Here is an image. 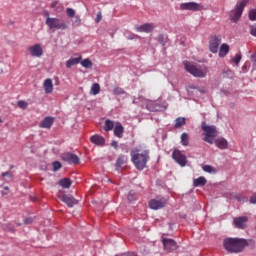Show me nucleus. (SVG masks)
<instances>
[{"label":"nucleus","mask_w":256,"mask_h":256,"mask_svg":"<svg viewBox=\"0 0 256 256\" xmlns=\"http://www.w3.org/2000/svg\"><path fill=\"white\" fill-rule=\"evenodd\" d=\"M131 161L135 165L136 169L143 171L147 167V161H149V150H144L142 152L139 149H134L130 153Z\"/></svg>","instance_id":"1"},{"label":"nucleus","mask_w":256,"mask_h":256,"mask_svg":"<svg viewBox=\"0 0 256 256\" xmlns=\"http://www.w3.org/2000/svg\"><path fill=\"white\" fill-rule=\"evenodd\" d=\"M247 247V240L239 238H228L224 240V248L230 253H241Z\"/></svg>","instance_id":"2"},{"label":"nucleus","mask_w":256,"mask_h":256,"mask_svg":"<svg viewBox=\"0 0 256 256\" xmlns=\"http://www.w3.org/2000/svg\"><path fill=\"white\" fill-rule=\"evenodd\" d=\"M46 25L50 31H65V29H68L69 26L67 23L64 22V20L50 17L49 12H46Z\"/></svg>","instance_id":"3"},{"label":"nucleus","mask_w":256,"mask_h":256,"mask_svg":"<svg viewBox=\"0 0 256 256\" xmlns=\"http://www.w3.org/2000/svg\"><path fill=\"white\" fill-rule=\"evenodd\" d=\"M185 69L188 73L193 75V77L205 78L207 77V73H209V68H207V66L201 69L189 62L185 63Z\"/></svg>","instance_id":"4"},{"label":"nucleus","mask_w":256,"mask_h":256,"mask_svg":"<svg viewBox=\"0 0 256 256\" xmlns=\"http://www.w3.org/2000/svg\"><path fill=\"white\" fill-rule=\"evenodd\" d=\"M202 131L204 132V141L206 143H210V145H213V139L217 137V127L215 126H208L207 123H202Z\"/></svg>","instance_id":"5"},{"label":"nucleus","mask_w":256,"mask_h":256,"mask_svg":"<svg viewBox=\"0 0 256 256\" xmlns=\"http://www.w3.org/2000/svg\"><path fill=\"white\" fill-rule=\"evenodd\" d=\"M247 3H249V0H241L236 4V8L230 12V19L233 23H237V21L241 19V15H243V10Z\"/></svg>","instance_id":"6"},{"label":"nucleus","mask_w":256,"mask_h":256,"mask_svg":"<svg viewBox=\"0 0 256 256\" xmlns=\"http://www.w3.org/2000/svg\"><path fill=\"white\" fill-rule=\"evenodd\" d=\"M221 35H211L209 37V51L210 53H218L219 46L221 45Z\"/></svg>","instance_id":"7"},{"label":"nucleus","mask_w":256,"mask_h":256,"mask_svg":"<svg viewBox=\"0 0 256 256\" xmlns=\"http://www.w3.org/2000/svg\"><path fill=\"white\" fill-rule=\"evenodd\" d=\"M182 11H203V5L197 2H186L180 5Z\"/></svg>","instance_id":"8"},{"label":"nucleus","mask_w":256,"mask_h":256,"mask_svg":"<svg viewBox=\"0 0 256 256\" xmlns=\"http://www.w3.org/2000/svg\"><path fill=\"white\" fill-rule=\"evenodd\" d=\"M167 205V199L165 198H155L149 201L150 209L157 211L158 209H163Z\"/></svg>","instance_id":"9"},{"label":"nucleus","mask_w":256,"mask_h":256,"mask_svg":"<svg viewBox=\"0 0 256 256\" xmlns=\"http://www.w3.org/2000/svg\"><path fill=\"white\" fill-rule=\"evenodd\" d=\"M172 158L181 167H185L187 165V157L185 154L181 153L180 150H174L172 153Z\"/></svg>","instance_id":"10"},{"label":"nucleus","mask_w":256,"mask_h":256,"mask_svg":"<svg viewBox=\"0 0 256 256\" xmlns=\"http://www.w3.org/2000/svg\"><path fill=\"white\" fill-rule=\"evenodd\" d=\"M62 160L69 163V165H79L80 163L79 156L69 152L62 154Z\"/></svg>","instance_id":"11"},{"label":"nucleus","mask_w":256,"mask_h":256,"mask_svg":"<svg viewBox=\"0 0 256 256\" xmlns=\"http://www.w3.org/2000/svg\"><path fill=\"white\" fill-rule=\"evenodd\" d=\"M247 221H249V217L247 216L236 217L233 219V224L236 229H246Z\"/></svg>","instance_id":"12"},{"label":"nucleus","mask_w":256,"mask_h":256,"mask_svg":"<svg viewBox=\"0 0 256 256\" xmlns=\"http://www.w3.org/2000/svg\"><path fill=\"white\" fill-rule=\"evenodd\" d=\"M162 243L164 245L165 251L168 253H171V251H175L177 249V242H175L173 239L163 238Z\"/></svg>","instance_id":"13"},{"label":"nucleus","mask_w":256,"mask_h":256,"mask_svg":"<svg viewBox=\"0 0 256 256\" xmlns=\"http://www.w3.org/2000/svg\"><path fill=\"white\" fill-rule=\"evenodd\" d=\"M28 51L30 52V55L32 57H43V48L41 47V44L37 43L33 46H30L28 48Z\"/></svg>","instance_id":"14"},{"label":"nucleus","mask_w":256,"mask_h":256,"mask_svg":"<svg viewBox=\"0 0 256 256\" xmlns=\"http://www.w3.org/2000/svg\"><path fill=\"white\" fill-rule=\"evenodd\" d=\"M153 29H155V24L153 23H145L136 27L138 33H153Z\"/></svg>","instance_id":"15"},{"label":"nucleus","mask_w":256,"mask_h":256,"mask_svg":"<svg viewBox=\"0 0 256 256\" xmlns=\"http://www.w3.org/2000/svg\"><path fill=\"white\" fill-rule=\"evenodd\" d=\"M146 109H148V111L157 112L161 111L163 106H161L157 101L149 100L146 104Z\"/></svg>","instance_id":"16"},{"label":"nucleus","mask_w":256,"mask_h":256,"mask_svg":"<svg viewBox=\"0 0 256 256\" xmlns=\"http://www.w3.org/2000/svg\"><path fill=\"white\" fill-rule=\"evenodd\" d=\"M53 123H55V119L53 117H45L39 127H41V129H51Z\"/></svg>","instance_id":"17"},{"label":"nucleus","mask_w":256,"mask_h":256,"mask_svg":"<svg viewBox=\"0 0 256 256\" xmlns=\"http://www.w3.org/2000/svg\"><path fill=\"white\" fill-rule=\"evenodd\" d=\"M61 200L63 203H66L68 207H73L74 205H77V199H75L71 195H63Z\"/></svg>","instance_id":"18"},{"label":"nucleus","mask_w":256,"mask_h":256,"mask_svg":"<svg viewBox=\"0 0 256 256\" xmlns=\"http://www.w3.org/2000/svg\"><path fill=\"white\" fill-rule=\"evenodd\" d=\"M43 87L47 95L53 93V80H51V78H47L43 83Z\"/></svg>","instance_id":"19"},{"label":"nucleus","mask_w":256,"mask_h":256,"mask_svg":"<svg viewBox=\"0 0 256 256\" xmlns=\"http://www.w3.org/2000/svg\"><path fill=\"white\" fill-rule=\"evenodd\" d=\"M91 143H94V145H105V138L103 136L94 135L90 138Z\"/></svg>","instance_id":"20"},{"label":"nucleus","mask_w":256,"mask_h":256,"mask_svg":"<svg viewBox=\"0 0 256 256\" xmlns=\"http://www.w3.org/2000/svg\"><path fill=\"white\" fill-rule=\"evenodd\" d=\"M215 145L218 149H227L229 147V142L225 138H218L215 140Z\"/></svg>","instance_id":"21"},{"label":"nucleus","mask_w":256,"mask_h":256,"mask_svg":"<svg viewBox=\"0 0 256 256\" xmlns=\"http://www.w3.org/2000/svg\"><path fill=\"white\" fill-rule=\"evenodd\" d=\"M81 59H83V56H81V55L77 58H70L66 62L67 69H71V67H73V65H79V63H81Z\"/></svg>","instance_id":"22"},{"label":"nucleus","mask_w":256,"mask_h":256,"mask_svg":"<svg viewBox=\"0 0 256 256\" xmlns=\"http://www.w3.org/2000/svg\"><path fill=\"white\" fill-rule=\"evenodd\" d=\"M194 187H205L207 185V179L203 176H200L197 179H194L193 181Z\"/></svg>","instance_id":"23"},{"label":"nucleus","mask_w":256,"mask_h":256,"mask_svg":"<svg viewBox=\"0 0 256 256\" xmlns=\"http://www.w3.org/2000/svg\"><path fill=\"white\" fill-rule=\"evenodd\" d=\"M229 54V46L227 43L221 44L220 49H219V57H227Z\"/></svg>","instance_id":"24"},{"label":"nucleus","mask_w":256,"mask_h":256,"mask_svg":"<svg viewBox=\"0 0 256 256\" xmlns=\"http://www.w3.org/2000/svg\"><path fill=\"white\" fill-rule=\"evenodd\" d=\"M125 129L123 128V125L118 124L114 127V135L121 139L123 137Z\"/></svg>","instance_id":"25"},{"label":"nucleus","mask_w":256,"mask_h":256,"mask_svg":"<svg viewBox=\"0 0 256 256\" xmlns=\"http://www.w3.org/2000/svg\"><path fill=\"white\" fill-rule=\"evenodd\" d=\"M71 179L69 178H63L59 181L60 187H63V189H69L71 187Z\"/></svg>","instance_id":"26"},{"label":"nucleus","mask_w":256,"mask_h":256,"mask_svg":"<svg viewBox=\"0 0 256 256\" xmlns=\"http://www.w3.org/2000/svg\"><path fill=\"white\" fill-rule=\"evenodd\" d=\"M90 93L91 95H99V93H101V86L99 85V83H94L91 86Z\"/></svg>","instance_id":"27"},{"label":"nucleus","mask_w":256,"mask_h":256,"mask_svg":"<svg viewBox=\"0 0 256 256\" xmlns=\"http://www.w3.org/2000/svg\"><path fill=\"white\" fill-rule=\"evenodd\" d=\"M181 144L183 145V147L189 146V134H187L186 132L182 133L181 135Z\"/></svg>","instance_id":"28"},{"label":"nucleus","mask_w":256,"mask_h":256,"mask_svg":"<svg viewBox=\"0 0 256 256\" xmlns=\"http://www.w3.org/2000/svg\"><path fill=\"white\" fill-rule=\"evenodd\" d=\"M186 120L184 117H178L175 120V128L179 129V127H183V125H185Z\"/></svg>","instance_id":"29"},{"label":"nucleus","mask_w":256,"mask_h":256,"mask_svg":"<svg viewBox=\"0 0 256 256\" xmlns=\"http://www.w3.org/2000/svg\"><path fill=\"white\" fill-rule=\"evenodd\" d=\"M113 127H115V123L111 120H106L104 125V131H112Z\"/></svg>","instance_id":"30"},{"label":"nucleus","mask_w":256,"mask_h":256,"mask_svg":"<svg viewBox=\"0 0 256 256\" xmlns=\"http://www.w3.org/2000/svg\"><path fill=\"white\" fill-rule=\"evenodd\" d=\"M81 65L82 67H84L85 69H91V67H93V62H91L89 60V58H86L84 60L81 61Z\"/></svg>","instance_id":"31"},{"label":"nucleus","mask_w":256,"mask_h":256,"mask_svg":"<svg viewBox=\"0 0 256 256\" xmlns=\"http://www.w3.org/2000/svg\"><path fill=\"white\" fill-rule=\"evenodd\" d=\"M203 171H205V173H217V169H215L213 166L211 165H204L202 167Z\"/></svg>","instance_id":"32"},{"label":"nucleus","mask_w":256,"mask_h":256,"mask_svg":"<svg viewBox=\"0 0 256 256\" xmlns=\"http://www.w3.org/2000/svg\"><path fill=\"white\" fill-rule=\"evenodd\" d=\"M127 199L130 203H133V201H137V193H135V191H130L128 193Z\"/></svg>","instance_id":"33"},{"label":"nucleus","mask_w":256,"mask_h":256,"mask_svg":"<svg viewBox=\"0 0 256 256\" xmlns=\"http://www.w3.org/2000/svg\"><path fill=\"white\" fill-rule=\"evenodd\" d=\"M113 93L114 95H125V90H123L121 87H115L113 89Z\"/></svg>","instance_id":"34"},{"label":"nucleus","mask_w":256,"mask_h":256,"mask_svg":"<svg viewBox=\"0 0 256 256\" xmlns=\"http://www.w3.org/2000/svg\"><path fill=\"white\" fill-rule=\"evenodd\" d=\"M17 105L20 109H27V107H29V104L27 102H25L24 100L18 101Z\"/></svg>","instance_id":"35"},{"label":"nucleus","mask_w":256,"mask_h":256,"mask_svg":"<svg viewBox=\"0 0 256 256\" xmlns=\"http://www.w3.org/2000/svg\"><path fill=\"white\" fill-rule=\"evenodd\" d=\"M52 167H53V171H59V169H61V167L63 166L61 165V162L55 161L53 162Z\"/></svg>","instance_id":"36"},{"label":"nucleus","mask_w":256,"mask_h":256,"mask_svg":"<svg viewBox=\"0 0 256 256\" xmlns=\"http://www.w3.org/2000/svg\"><path fill=\"white\" fill-rule=\"evenodd\" d=\"M66 15H67V17H70V18L75 17V10H73V8H67Z\"/></svg>","instance_id":"37"},{"label":"nucleus","mask_w":256,"mask_h":256,"mask_svg":"<svg viewBox=\"0 0 256 256\" xmlns=\"http://www.w3.org/2000/svg\"><path fill=\"white\" fill-rule=\"evenodd\" d=\"M249 19H250V21H256V8L252 9L249 12Z\"/></svg>","instance_id":"38"},{"label":"nucleus","mask_w":256,"mask_h":256,"mask_svg":"<svg viewBox=\"0 0 256 256\" xmlns=\"http://www.w3.org/2000/svg\"><path fill=\"white\" fill-rule=\"evenodd\" d=\"M242 56L241 54H236L235 57L232 59V62L236 65H239L241 63Z\"/></svg>","instance_id":"39"},{"label":"nucleus","mask_w":256,"mask_h":256,"mask_svg":"<svg viewBox=\"0 0 256 256\" xmlns=\"http://www.w3.org/2000/svg\"><path fill=\"white\" fill-rule=\"evenodd\" d=\"M125 164V159H123V157H118L117 161H116V167H121L122 165Z\"/></svg>","instance_id":"40"},{"label":"nucleus","mask_w":256,"mask_h":256,"mask_svg":"<svg viewBox=\"0 0 256 256\" xmlns=\"http://www.w3.org/2000/svg\"><path fill=\"white\" fill-rule=\"evenodd\" d=\"M252 71H256V54L251 56Z\"/></svg>","instance_id":"41"},{"label":"nucleus","mask_w":256,"mask_h":256,"mask_svg":"<svg viewBox=\"0 0 256 256\" xmlns=\"http://www.w3.org/2000/svg\"><path fill=\"white\" fill-rule=\"evenodd\" d=\"M57 5H59V1H54L51 3L50 7L59 13L60 10L59 7H57Z\"/></svg>","instance_id":"42"},{"label":"nucleus","mask_w":256,"mask_h":256,"mask_svg":"<svg viewBox=\"0 0 256 256\" xmlns=\"http://www.w3.org/2000/svg\"><path fill=\"white\" fill-rule=\"evenodd\" d=\"M2 177H9V179H13V173L12 172H4V173H2Z\"/></svg>","instance_id":"43"},{"label":"nucleus","mask_w":256,"mask_h":256,"mask_svg":"<svg viewBox=\"0 0 256 256\" xmlns=\"http://www.w3.org/2000/svg\"><path fill=\"white\" fill-rule=\"evenodd\" d=\"M101 19H103V16L101 14V12H98L97 13V16H96V23H101Z\"/></svg>","instance_id":"44"},{"label":"nucleus","mask_w":256,"mask_h":256,"mask_svg":"<svg viewBox=\"0 0 256 256\" xmlns=\"http://www.w3.org/2000/svg\"><path fill=\"white\" fill-rule=\"evenodd\" d=\"M250 203H252L253 205H256V193H254V194L250 197Z\"/></svg>","instance_id":"45"},{"label":"nucleus","mask_w":256,"mask_h":256,"mask_svg":"<svg viewBox=\"0 0 256 256\" xmlns=\"http://www.w3.org/2000/svg\"><path fill=\"white\" fill-rule=\"evenodd\" d=\"M250 33L253 35V37H256V26H251Z\"/></svg>","instance_id":"46"},{"label":"nucleus","mask_w":256,"mask_h":256,"mask_svg":"<svg viewBox=\"0 0 256 256\" xmlns=\"http://www.w3.org/2000/svg\"><path fill=\"white\" fill-rule=\"evenodd\" d=\"M139 36L138 35H135V34H130L127 36V39H130V40H133V39H138Z\"/></svg>","instance_id":"47"},{"label":"nucleus","mask_w":256,"mask_h":256,"mask_svg":"<svg viewBox=\"0 0 256 256\" xmlns=\"http://www.w3.org/2000/svg\"><path fill=\"white\" fill-rule=\"evenodd\" d=\"M32 222H33V218H31V217L26 218V219L24 220V223H25L26 225H30V223H32Z\"/></svg>","instance_id":"48"},{"label":"nucleus","mask_w":256,"mask_h":256,"mask_svg":"<svg viewBox=\"0 0 256 256\" xmlns=\"http://www.w3.org/2000/svg\"><path fill=\"white\" fill-rule=\"evenodd\" d=\"M74 23L75 25H81V18H79V16H76Z\"/></svg>","instance_id":"49"},{"label":"nucleus","mask_w":256,"mask_h":256,"mask_svg":"<svg viewBox=\"0 0 256 256\" xmlns=\"http://www.w3.org/2000/svg\"><path fill=\"white\" fill-rule=\"evenodd\" d=\"M123 256H137V253L135 252L123 253Z\"/></svg>","instance_id":"50"},{"label":"nucleus","mask_w":256,"mask_h":256,"mask_svg":"<svg viewBox=\"0 0 256 256\" xmlns=\"http://www.w3.org/2000/svg\"><path fill=\"white\" fill-rule=\"evenodd\" d=\"M117 145H118V144H117V142H115V141H113V142L111 143V146L114 147L115 149H117Z\"/></svg>","instance_id":"51"},{"label":"nucleus","mask_w":256,"mask_h":256,"mask_svg":"<svg viewBox=\"0 0 256 256\" xmlns=\"http://www.w3.org/2000/svg\"><path fill=\"white\" fill-rule=\"evenodd\" d=\"M242 69H247V64H244V65L242 66Z\"/></svg>","instance_id":"52"},{"label":"nucleus","mask_w":256,"mask_h":256,"mask_svg":"<svg viewBox=\"0 0 256 256\" xmlns=\"http://www.w3.org/2000/svg\"><path fill=\"white\" fill-rule=\"evenodd\" d=\"M4 189H5V191H9V187L8 186H5Z\"/></svg>","instance_id":"53"},{"label":"nucleus","mask_w":256,"mask_h":256,"mask_svg":"<svg viewBox=\"0 0 256 256\" xmlns=\"http://www.w3.org/2000/svg\"><path fill=\"white\" fill-rule=\"evenodd\" d=\"M2 195H7V193H5V192H2Z\"/></svg>","instance_id":"54"},{"label":"nucleus","mask_w":256,"mask_h":256,"mask_svg":"<svg viewBox=\"0 0 256 256\" xmlns=\"http://www.w3.org/2000/svg\"><path fill=\"white\" fill-rule=\"evenodd\" d=\"M0 123H3V120L0 118Z\"/></svg>","instance_id":"55"},{"label":"nucleus","mask_w":256,"mask_h":256,"mask_svg":"<svg viewBox=\"0 0 256 256\" xmlns=\"http://www.w3.org/2000/svg\"><path fill=\"white\" fill-rule=\"evenodd\" d=\"M116 256H123V254H118V255H116Z\"/></svg>","instance_id":"56"}]
</instances>
